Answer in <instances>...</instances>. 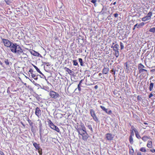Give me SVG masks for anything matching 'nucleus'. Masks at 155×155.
<instances>
[{
    "mask_svg": "<svg viewBox=\"0 0 155 155\" xmlns=\"http://www.w3.org/2000/svg\"><path fill=\"white\" fill-rule=\"evenodd\" d=\"M77 88L78 89V90L79 91V92H80L81 91V87H78Z\"/></svg>",
    "mask_w": 155,
    "mask_h": 155,
    "instance_id": "nucleus-48",
    "label": "nucleus"
},
{
    "mask_svg": "<svg viewBox=\"0 0 155 155\" xmlns=\"http://www.w3.org/2000/svg\"><path fill=\"white\" fill-rule=\"evenodd\" d=\"M35 114L38 117H39L41 114V112L40 108L37 107L35 108Z\"/></svg>",
    "mask_w": 155,
    "mask_h": 155,
    "instance_id": "nucleus-7",
    "label": "nucleus"
},
{
    "mask_svg": "<svg viewBox=\"0 0 155 155\" xmlns=\"http://www.w3.org/2000/svg\"><path fill=\"white\" fill-rule=\"evenodd\" d=\"M47 122L48 123L49 126L50 127V128L54 130V127L55 126V125L54 124L51 120L49 119H48Z\"/></svg>",
    "mask_w": 155,
    "mask_h": 155,
    "instance_id": "nucleus-9",
    "label": "nucleus"
},
{
    "mask_svg": "<svg viewBox=\"0 0 155 155\" xmlns=\"http://www.w3.org/2000/svg\"><path fill=\"white\" fill-rule=\"evenodd\" d=\"M149 31L153 33L155 32V27H153L150 29Z\"/></svg>",
    "mask_w": 155,
    "mask_h": 155,
    "instance_id": "nucleus-28",
    "label": "nucleus"
},
{
    "mask_svg": "<svg viewBox=\"0 0 155 155\" xmlns=\"http://www.w3.org/2000/svg\"><path fill=\"white\" fill-rule=\"evenodd\" d=\"M33 145L35 147L36 150L39 149L40 148L39 146V144H37L36 143L34 142L33 143Z\"/></svg>",
    "mask_w": 155,
    "mask_h": 155,
    "instance_id": "nucleus-14",
    "label": "nucleus"
},
{
    "mask_svg": "<svg viewBox=\"0 0 155 155\" xmlns=\"http://www.w3.org/2000/svg\"><path fill=\"white\" fill-rule=\"evenodd\" d=\"M49 95L51 98L54 99L59 98L60 97V94L54 91L51 89L50 91Z\"/></svg>",
    "mask_w": 155,
    "mask_h": 155,
    "instance_id": "nucleus-2",
    "label": "nucleus"
},
{
    "mask_svg": "<svg viewBox=\"0 0 155 155\" xmlns=\"http://www.w3.org/2000/svg\"><path fill=\"white\" fill-rule=\"evenodd\" d=\"M150 138V137L144 136L142 138V140L144 142L146 141L148 139Z\"/></svg>",
    "mask_w": 155,
    "mask_h": 155,
    "instance_id": "nucleus-17",
    "label": "nucleus"
},
{
    "mask_svg": "<svg viewBox=\"0 0 155 155\" xmlns=\"http://www.w3.org/2000/svg\"><path fill=\"white\" fill-rule=\"evenodd\" d=\"M96 0H92L91 1V2L94 4V5H95V3H96Z\"/></svg>",
    "mask_w": 155,
    "mask_h": 155,
    "instance_id": "nucleus-43",
    "label": "nucleus"
},
{
    "mask_svg": "<svg viewBox=\"0 0 155 155\" xmlns=\"http://www.w3.org/2000/svg\"><path fill=\"white\" fill-rule=\"evenodd\" d=\"M145 23L144 22H141V23L139 24L138 25V28H140L141 26H143L144 25Z\"/></svg>",
    "mask_w": 155,
    "mask_h": 155,
    "instance_id": "nucleus-36",
    "label": "nucleus"
},
{
    "mask_svg": "<svg viewBox=\"0 0 155 155\" xmlns=\"http://www.w3.org/2000/svg\"><path fill=\"white\" fill-rule=\"evenodd\" d=\"M152 142L151 141H148L147 144V146L149 148H151L152 147Z\"/></svg>",
    "mask_w": 155,
    "mask_h": 155,
    "instance_id": "nucleus-16",
    "label": "nucleus"
},
{
    "mask_svg": "<svg viewBox=\"0 0 155 155\" xmlns=\"http://www.w3.org/2000/svg\"><path fill=\"white\" fill-rule=\"evenodd\" d=\"M118 14L117 13H115L114 14V17H115V18H117V17L118 16Z\"/></svg>",
    "mask_w": 155,
    "mask_h": 155,
    "instance_id": "nucleus-44",
    "label": "nucleus"
},
{
    "mask_svg": "<svg viewBox=\"0 0 155 155\" xmlns=\"http://www.w3.org/2000/svg\"><path fill=\"white\" fill-rule=\"evenodd\" d=\"M137 155H142L141 152H138L137 153Z\"/></svg>",
    "mask_w": 155,
    "mask_h": 155,
    "instance_id": "nucleus-56",
    "label": "nucleus"
},
{
    "mask_svg": "<svg viewBox=\"0 0 155 155\" xmlns=\"http://www.w3.org/2000/svg\"><path fill=\"white\" fill-rule=\"evenodd\" d=\"M40 139L42 141V142H43L45 141V140H44L42 139V137H40Z\"/></svg>",
    "mask_w": 155,
    "mask_h": 155,
    "instance_id": "nucleus-52",
    "label": "nucleus"
},
{
    "mask_svg": "<svg viewBox=\"0 0 155 155\" xmlns=\"http://www.w3.org/2000/svg\"><path fill=\"white\" fill-rule=\"evenodd\" d=\"M131 135H134V134L133 133V131L132 130V131L131 132Z\"/></svg>",
    "mask_w": 155,
    "mask_h": 155,
    "instance_id": "nucleus-60",
    "label": "nucleus"
},
{
    "mask_svg": "<svg viewBox=\"0 0 155 155\" xmlns=\"http://www.w3.org/2000/svg\"><path fill=\"white\" fill-rule=\"evenodd\" d=\"M76 129L78 134H80L81 132L86 130L84 124L82 123H81L79 125H78Z\"/></svg>",
    "mask_w": 155,
    "mask_h": 155,
    "instance_id": "nucleus-3",
    "label": "nucleus"
},
{
    "mask_svg": "<svg viewBox=\"0 0 155 155\" xmlns=\"http://www.w3.org/2000/svg\"><path fill=\"white\" fill-rule=\"evenodd\" d=\"M128 62H126L125 63H124V65L126 67V69H127V70H129V66L128 65Z\"/></svg>",
    "mask_w": 155,
    "mask_h": 155,
    "instance_id": "nucleus-23",
    "label": "nucleus"
},
{
    "mask_svg": "<svg viewBox=\"0 0 155 155\" xmlns=\"http://www.w3.org/2000/svg\"><path fill=\"white\" fill-rule=\"evenodd\" d=\"M120 48L121 50L123 49L124 48V46L123 45V44L122 42H120Z\"/></svg>",
    "mask_w": 155,
    "mask_h": 155,
    "instance_id": "nucleus-39",
    "label": "nucleus"
},
{
    "mask_svg": "<svg viewBox=\"0 0 155 155\" xmlns=\"http://www.w3.org/2000/svg\"><path fill=\"white\" fill-rule=\"evenodd\" d=\"M0 155H4V153L0 150Z\"/></svg>",
    "mask_w": 155,
    "mask_h": 155,
    "instance_id": "nucleus-50",
    "label": "nucleus"
},
{
    "mask_svg": "<svg viewBox=\"0 0 155 155\" xmlns=\"http://www.w3.org/2000/svg\"><path fill=\"white\" fill-rule=\"evenodd\" d=\"M31 74L32 78H34L36 76V74L35 73H31Z\"/></svg>",
    "mask_w": 155,
    "mask_h": 155,
    "instance_id": "nucleus-40",
    "label": "nucleus"
},
{
    "mask_svg": "<svg viewBox=\"0 0 155 155\" xmlns=\"http://www.w3.org/2000/svg\"><path fill=\"white\" fill-rule=\"evenodd\" d=\"M137 25H135L134 26V28H133V30H134L136 27L137 26Z\"/></svg>",
    "mask_w": 155,
    "mask_h": 155,
    "instance_id": "nucleus-53",
    "label": "nucleus"
},
{
    "mask_svg": "<svg viewBox=\"0 0 155 155\" xmlns=\"http://www.w3.org/2000/svg\"><path fill=\"white\" fill-rule=\"evenodd\" d=\"M0 64L1 65H2V64H3V63L0 61Z\"/></svg>",
    "mask_w": 155,
    "mask_h": 155,
    "instance_id": "nucleus-64",
    "label": "nucleus"
},
{
    "mask_svg": "<svg viewBox=\"0 0 155 155\" xmlns=\"http://www.w3.org/2000/svg\"><path fill=\"white\" fill-rule=\"evenodd\" d=\"M140 150L143 152H146V151L145 148L144 147L141 148Z\"/></svg>",
    "mask_w": 155,
    "mask_h": 155,
    "instance_id": "nucleus-37",
    "label": "nucleus"
},
{
    "mask_svg": "<svg viewBox=\"0 0 155 155\" xmlns=\"http://www.w3.org/2000/svg\"><path fill=\"white\" fill-rule=\"evenodd\" d=\"M133 130H134V131L135 132V134H136V133H138V132L137 131L136 129V128H134L133 129Z\"/></svg>",
    "mask_w": 155,
    "mask_h": 155,
    "instance_id": "nucleus-46",
    "label": "nucleus"
},
{
    "mask_svg": "<svg viewBox=\"0 0 155 155\" xmlns=\"http://www.w3.org/2000/svg\"><path fill=\"white\" fill-rule=\"evenodd\" d=\"M129 141L131 144H132L133 143V139L131 135H130V137Z\"/></svg>",
    "mask_w": 155,
    "mask_h": 155,
    "instance_id": "nucleus-21",
    "label": "nucleus"
},
{
    "mask_svg": "<svg viewBox=\"0 0 155 155\" xmlns=\"http://www.w3.org/2000/svg\"><path fill=\"white\" fill-rule=\"evenodd\" d=\"M147 17V16L143 18H142V20L143 21H146L150 19V18H149Z\"/></svg>",
    "mask_w": 155,
    "mask_h": 155,
    "instance_id": "nucleus-24",
    "label": "nucleus"
},
{
    "mask_svg": "<svg viewBox=\"0 0 155 155\" xmlns=\"http://www.w3.org/2000/svg\"><path fill=\"white\" fill-rule=\"evenodd\" d=\"M147 70L146 69H141L139 70V73H140L143 71H145L146 72H147Z\"/></svg>",
    "mask_w": 155,
    "mask_h": 155,
    "instance_id": "nucleus-25",
    "label": "nucleus"
},
{
    "mask_svg": "<svg viewBox=\"0 0 155 155\" xmlns=\"http://www.w3.org/2000/svg\"><path fill=\"white\" fill-rule=\"evenodd\" d=\"M40 124H39V125H40V128L42 126V124H41V121H40Z\"/></svg>",
    "mask_w": 155,
    "mask_h": 155,
    "instance_id": "nucleus-59",
    "label": "nucleus"
},
{
    "mask_svg": "<svg viewBox=\"0 0 155 155\" xmlns=\"http://www.w3.org/2000/svg\"><path fill=\"white\" fill-rule=\"evenodd\" d=\"M13 0H5V2L7 5H9Z\"/></svg>",
    "mask_w": 155,
    "mask_h": 155,
    "instance_id": "nucleus-30",
    "label": "nucleus"
},
{
    "mask_svg": "<svg viewBox=\"0 0 155 155\" xmlns=\"http://www.w3.org/2000/svg\"><path fill=\"white\" fill-rule=\"evenodd\" d=\"M29 51L30 53L34 56L36 57H42L41 55L39 53L33 50L29 49Z\"/></svg>",
    "mask_w": 155,
    "mask_h": 155,
    "instance_id": "nucleus-6",
    "label": "nucleus"
},
{
    "mask_svg": "<svg viewBox=\"0 0 155 155\" xmlns=\"http://www.w3.org/2000/svg\"><path fill=\"white\" fill-rule=\"evenodd\" d=\"M64 69L66 71L68 72V74L71 75H74V72L73 71L71 70L69 68L67 67H65Z\"/></svg>",
    "mask_w": 155,
    "mask_h": 155,
    "instance_id": "nucleus-11",
    "label": "nucleus"
},
{
    "mask_svg": "<svg viewBox=\"0 0 155 155\" xmlns=\"http://www.w3.org/2000/svg\"><path fill=\"white\" fill-rule=\"evenodd\" d=\"M153 83H151L150 84V86L149 87V90L150 91H151L152 90V89L153 87Z\"/></svg>",
    "mask_w": 155,
    "mask_h": 155,
    "instance_id": "nucleus-22",
    "label": "nucleus"
},
{
    "mask_svg": "<svg viewBox=\"0 0 155 155\" xmlns=\"http://www.w3.org/2000/svg\"><path fill=\"white\" fill-rule=\"evenodd\" d=\"M78 60H79V62L80 63V65L81 66H83V60H82V59L81 58H79L78 59Z\"/></svg>",
    "mask_w": 155,
    "mask_h": 155,
    "instance_id": "nucleus-34",
    "label": "nucleus"
},
{
    "mask_svg": "<svg viewBox=\"0 0 155 155\" xmlns=\"http://www.w3.org/2000/svg\"><path fill=\"white\" fill-rule=\"evenodd\" d=\"M101 107L102 109L104 111L106 112H107V111L108 110L107 109H106L105 107L103 106H101Z\"/></svg>",
    "mask_w": 155,
    "mask_h": 155,
    "instance_id": "nucleus-33",
    "label": "nucleus"
},
{
    "mask_svg": "<svg viewBox=\"0 0 155 155\" xmlns=\"http://www.w3.org/2000/svg\"><path fill=\"white\" fill-rule=\"evenodd\" d=\"M27 121L28 122L29 124H30V123H31L32 122L31 121L29 118H28Z\"/></svg>",
    "mask_w": 155,
    "mask_h": 155,
    "instance_id": "nucleus-47",
    "label": "nucleus"
},
{
    "mask_svg": "<svg viewBox=\"0 0 155 155\" xmlns=\"http://www.w3.org/2000/svg\"><path fill=\"white\" fill-rule=\"evenodd\" d=\"M144 124L146 125H148V124L147 123L145 122L144 123Z\"/></svg>",
    "mask_w": 155,
    "mask_h": 155,
    "instance_id": "nucleus-63",
    "label": "nucleus"
},
{
    "mask_svg": "<svg viewBox=\"0 0 155 155\" xmlns=\"http://www.w3.org/2000/svg\"><path fill=\"white\" fill-rule=\"evenodd\" d=\"M135 135H136V137L138 138V139H140V138H141V137L140 136V135L138 133H136V134H135Z\"/></svg>",
    "mask_w": 155,
    "mask_h": 155,
    "instance_id": "nucleus-38",
    "label": "nucleus"
},
{
    "mask_svg": "<svg viewBox=\"0 0 155 155\" xmlns=\"http://www.w3.org/2000/svg\"><path fill=\"white\" fill-rule=\"evenodd\" d=\"M102 59H100V58L98 59L97 62H98L99 64H100V65L99 66V67H101L104 65V63L103 61H102L101 60Z\"/></svg>",
    "mask_w": 155,
    "mask_h": 155,
    "instance_id": "nucleus-15",
    "label": "nucleus"
},
{
    "mask_svg": "<svg viewBox=\"0 0 155 155\" xmlns=\"http://www.w3.org/2000/svg\"><path fill=\"white\" fill-rule=\"evenodd\" d=\"M152 12H149L147 15V18H151V16L152 15Z\"/></svg>",
    "mask_w": 155,
    "mask_h": 155,
    "instance_id": "nucleus-29",
    "label": "nucleus"
},
{
    "mask_svg": "<svg viewBox=\"0 0 155 155\" xmlns=\"http://www.w3.org/2000/svg\"><path fill=\"white\" fill-rule=\"evenodd\" d=\"M54 130L58 132L59 133L60 132V130L56 126L54 127Z\"/></svg>",
    "mask_w": 155,
    "mask_h": 155,
    "instance_id": "nucleus-26",
    "label": "nucleus"
},
{
    "mask_svg": "<svg viewBox=\"0 0 155 155\" xmlns=\"http://www.w3.org/2000/svg\"><path fill=\"white\" fill-rule=\"evenodd\" d=\"M33 66L34 68L36 69L37 71L38 72L39 74H42V73L40 71L39 69L36 66L33 65Z\"/></svg>",
    "mask_w": 155,
    "mask_h": 155,
    "instance_id": "nucleus-20",
    "label": "nucleus"
},
{
    "mask_svg": "<svg viewBox=\"0 0 155 155\" xmlns=\"http://www.w3.org/2000/svg\"><path fill=\"white\" fill-rule=\"evenodd\" d=\"M84 80L83 79H81L80 81L79 82V83L80 84H81L82 82V81H83Z\"/></svg>",
    "mask_w": 155,
    "mask_h": 155,
    "instance_id": "nucleus-54",
    "label": "nucleus"
},
{
    "mask_svg": "<svg viewBox=\"0 0 155 155\" xmlns=\"http://www.w3.org/2000/svg\"><path fill=\"white\" fill-rule=\"evenodd\" d=\"M73 65L74 66H77L78 65V63L76 60H74L73 61Z\"/></svg>",
    "mask_w": 155,
    "mask_h": 155,
    "instance_id": "nucleus-32",
    "label": "nucleus"
},
{
    "mask_svg": "<svg viewBox=\"0 0 155 155\" xmlns=\"http://www.w3.org/2000/svg\"><path fill=\"white\" fill-rule=\"evenodd\" d=\"M115 71H116L115 70L114 68H113L110 71V72L111 73H112V74H113V75L115 76Z\"/></svg>",
    "mask_w": 155,
    "mask_h": 155,
    "instance_id": "nucleus-27",
    "label": "nucleus"
},
{
    "mask_svg": "<svg viewBox=\"0 0 155 155\" xmlns=\"http://www.w3.org/2000/svg\"><path fill=\"white\" fill-rule=\"evenodd\" d=\"M34 78L35 80H37L38 79V78L37 77H36L35 78Z\"/></svg>",
    "mask_w": 155,
    "mask_h": 155,
    "instance_id": "nucleus-62",
    "label": "nucleus"
},
{
    "mask_svg": "<svg viewBox=\"0 0 155 155\" xmlns=\"http://www.w3.org/2000/svg\"><path fill=\"white\" fill-rule=\"evenodd\" d=\"M119 45L117 44L115 45L113 47V50L115 51L114 55L117 58L119 56Z\"/></svg>",
    "mask_w": 155,
    "mask_h": 155,
    "instance_id": "nucleus-5",
    "label": "nucleus"
},
{
    "mask_svg": "<svg viewBox=\"0 0 155 155\" xmlns=\"http://www.w3.org/2000/svg\"><path fill=\"white\" fill-rule=\"evenodd\" d=\"M2 40L4 46L8 48L10 47L12 52L20 54L22 53V49L16 43H12L8 39L2 38Z\"/></svg>",
    "mask_w": 155,
    "mask_h": 155,
    "instance_id": "nucleus-1",
    "label": "nucleus"
},
{
    "mask_svg": "<svg viewBox=\"0 0 155 155\" xmlns=\"http://www.w3.org/2000/svg\"><path fill=\"white\" fill-rule=\"evenodd\" d=\"M95 77V74H94L93 75V76H92V78H94V77Z\"/></svg>",
    "mask_w": 155,
    "mask_h": 155,
    "instance_id": "nucleus-61",
    "label": "nucleus"
},
{
    "mask_svg": "<svg viewBox=\"0 0 155 155\" xmlns=\"http://www.w3.org/2000/svg\"><path fill=\"white\" fill-rule=\"evenodd\" d=\"M109 69V68H104L103 69L102 71L103 73L104 74H106L108 73Z\"/></svg>",
    "mask_w": 155,
    "mask_h": 155,
    "instance_id": "nucleus-13",
    "label": "nucleus"
},
{
    "mask_svg": "<svg viewBox=\"0 0 155 155\" xmlns=\"http://www.w3.org/2000/svg\"><path fill=\"white\" fill-rule=\"evenodd\" d=\"M153 96V95L151 93H150V94L149 97V98H151V97Z\"/></svg>",
    "mask_w": 155,
    "mask_h": 155,
    "instance_id": "nucleus-51",
    "label": "nucleus"
},
{
    "mask_svg": "<svg viewBox=\"0 0 155 155\" xmlns=\"http://www.w3.org/2000/svg\"><path fill=\"white\" fill-rule=\"evenodd\" d=\"M45 90L48 91L49 90V88L48 87H46V89Z\"/></svg>",
    "mask_w": 155,
    "mask_h": 155,
    "instance_id": "nucleus-57",
    "label": "nucleus"
},
{
    "mask_svg": "<svg viewBox=\"0 0 155 155\" xmlns=\"http://www.w3.org/2000/svg\"><path fill=\"white\" fill-rule=\"evenodd\" d=\"M141 97L140 96H138L137 97V99L138 100L141 101Z\"/></svg>",
    "mask_w": 155,
    "mask_h": 155,
    "instance_id": "nucleus-42",
    "label": "nucleus"
},
{
    "mask_svg": "<svg viewBox=\"0 0 155 155\" xmlns=\"http://www.w3.org/2000/svg\"><path fill=\"white\" fill-rule=\"evenodd\" d=\"M81 84L79 83V84H78V87H81Z\"/></svg>",
    "mask_w": 155,
    "mask_h": 155,
    "instance_id": "nucleus-58",
    "label": "nucleus"
},
{
    "mask_svg": "<svg viewBox=\"0 0 155 155\" xmlns=\"http://www.w3.org/2000/svg\"><path fill=\"white\" fill-rule=\"evenodd\" d=\"M29 124L30 126L31 127V131L33 133L34 132V128L33 126V123L32 122H31V123H30Z\"/></svg>",
    "mask_w": 155,
    "mask_h": 155,
    "instance_id": "nucleus-19",
    "label": "nucleus"
},
{
    "mask_svg": "<svg viewBox=\"0 0 155 155\" xmlns=\"http://www.w3.org/2000/svg\"><path fill=\"white\" fill-rule=\"evenodd\" d=\"M90 113L94 119L96 121L97 120V117L96 116L94 110L92 109H91L90 110Z\"/></svg>",
    "mask_w": 155,
    "mask_h": 155,
    "instance_id": "nucleus-10",
    "label": "nucleus"
},
{
    "mask_svg": "<svg viewBox=\"0 0 155 155\" xmlns=\"http://www.w3.org/2000/svg\"><path fill=\"white\" fill-rule=\"evenodd\" d=\"M106 139L109 141H111L113 140L114 138V136L112 134L110 133H107L106 135Z\"/></svg>",
    "mask_w": 155,
    "mask_h": 155,
    "instance_id": "nucleus-8",
    "label": "nucleus"
},
{
    "mask_svg": "<svg viewBox=\"0 0 155 155\" xmlns=\"http://www.w3.org/2000/svg\"><path fill=\"white\" fill-rule=\"evenodd\" d=\"M145 68V67L141 63H140L138 64V70L143 69Z\"/></svg>",
    "mask_w": 155,
    "mask_h": 155,
    "instance_id": "nucleus-18",
    "label": "nucleus"
},
{
    "mask_svg": "<svg viewBox=\"0 0 155 155\" xmlns=\"http://www.w3.org/2000/svg\"><path fill=\"white\" fill-rule=\"evenodd\" d=\"M150 151L152 153L155 152V150L154 149L150 150Z\"/></svg>",
    "mask_w": 155,
    "mask_h": 155,
    "instance_id": "nucleus-45",
    "label": "nucleus"
},
{
    "mask_svg": "<svg viewBox=\"0 0 155 155\" xmlns=\"http://www.w3.org/2000/svg\"><path fill=\"white\" fill-rule=\"evenodd\" d=\"M89 128L91 130V131H92V128L91 126H89Z\"/></svg>",
    "mask_w": 155,
    "mask_h": 155,
    "instance_id": "nucleus-55",
    "label": "nucleus"
},
{
    "mask_svg": "<svg viewBox=\"0 0 155 155\" xmlns=\"http://www.w3.org/2000/svg\"><path fill=\"white\" fill-rule=\"evenodd\" d=\"M78 134L82 136L83 140L85 141H87L89 137V135L87 133L86 130Z\"/></svg>",
    "mask_w": 155,
    "mask_h": 155,
    "instance_id": "nucleus-4",
    "label": "nucleus"
},
{
    "mask_svg": "<svg viewBox=\"0 0 155 155\" xmlns=\"http://www.w3.org/2000/svg\"><path fill=\"white\" fill-rule=\"evenodd\" d=\"M4 62L7 65H9V64L8 60V59H5Z\"/></svg>",
    "mask_w": 155,
    "mask_h": 155,
    "instance_id": "nucleus-35",
    "label": "nucleus"
},
{
    "mask_svg": "<svg viewBox=\"0 0 155 155\" xmlns=\"http://www.w3.org/2000/svg\"><path fill=\"white\" fill-rule=\"evenodd\" d=\"M29 72H30V73L31 74V73H34L33 70L31 68L30 69L29 71Z\"/></svg>",
    "mask_w": 155,
    "mask_h": 155,
    "instance_id": "nucleus-41",
    "label": "nucleus"
},
{
    "mask_svg": "<svg viewBox=\"0 0 155 155\" xmlns=\"http://www.w3.org/2000/svg\"><path fill=\"white\" fill-rule=\"evenodd\" d=\"M38 152L39 153V155H42V149L41 148H40L39 149H38Z\"/></svg>",
    "mask_w": 155,
    "mask_h": 155,
    "instance_id": "nucleus-31",
    "label": "nucleus"
},
{
    "mask_svg": "<svg viewBox=\"0 0 155 155\" xmlns=\"http://www.w3.org/2000/svg\"><path fill=\"white\" fill-rule=\"evenodd\" d=\"M106 113L109 114H110L112 112L111 110H109L108 111H107V112Z\"/></svg>",
    "mask_w": 155,
    "mask_h": 155,
    "instance_id": "nucleus-49",
    "label": "nucleus"
},
{
    "mask_svg": "<svg viewBox=\"0 0 155 155\" xmlns=\"http://www.w3.org/2000/svg\"><path fill=\"white\" fill-rule=\"evenodd\" d=\"M21 54L20 56V58H21V59L27 58L28 57V55L24 53L23 52V51H22V53L21 54Z\"/></svg>",
    "mask_w": 155,
    "mask_h": 155,
    "instance_id": "nucleus-12",
    "label": "nucleus"
}]
</instances>
